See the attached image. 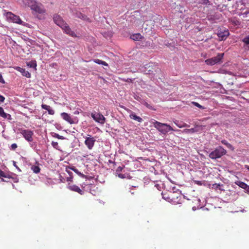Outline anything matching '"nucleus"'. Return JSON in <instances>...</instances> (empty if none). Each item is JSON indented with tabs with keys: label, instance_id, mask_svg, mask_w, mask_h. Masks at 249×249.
Here are the masks:
<instances>
[{
	"label": "nucleus",
	"instance_id": "nucleus-1",
	"mask_svg": "<svg viewBox=\"0 0 249 249\" xmlns=\"http://www.w3.org/2000/svg\"><path fill=\"white\" fill-rule=\"evenodd\" d=\"M24 1L31 7L32 10L37 13L42 14L45 11L43 5L35 0H24Z\"/></svg>",
	"mask_w": 249,
	"mask_h": 249
},
{
	"label": "nucleus",
	"instance_id": "nucleus-2",
	"mask_svg": "<svg viewBox=\"0 0 249 249\" xmlns=\"http://www.w3.org/2000/svg\"><path fill=\"white\" fill-rule=\"evenodd\" d=\"M227 153L226 150L222 146H219L212 151L209 155L210 158L216 160L220 158Z\"/></svg>",
	"mask_w": 249,
	"mask_h": 249
},
{
	"label": "nucleus",
	"instance_id": "nucleus-3",
	"mask_svg": "<svg viewBox=\"0 0 249 249\" xmlns=\"http://www.w3.org/2000/svg\"><path fill=\"white\" fill-rule=\"evenodd\" d=\"M224 55V53H219L216 56L205 60V63L209 66H213L220 63L222 62L221 60L223 58Z\"/></svg>",
	"mask_w": 249,
	"mask_h": 249
},
{
	"label": "nucleus",
	"instance_id": "nucleus-4",
	"mask_svg": "<svg viewBox=\"0 0 249 249\" xmlns=\"http://www.w3.org/2000/svg\"><path fill=\"white\" fill-rule=\"evenodd\" d=\"M5 17L7 19L15 23L23 25V21L21 20L19 16L14 15L10 12L5 13Z\"/></svg>",
	"mask_w": 249,
	"mask_h": 249
},
{
	"label": "nucleus",
	"instance_id": "nucleus-5",
	"mask_svg": "<svg viewBox=\"0 0 249 249\" xmlns=\"http://www.w3.org/2000/svg\"><path fill=\"white\" fill-rule=\"evenodd\" d=\"M61 116L63 119L71 124H77L78 122V120L76 117H72L67 113L63 112L61 113Z\"/></svg>",
	"mask_w": 249,
	"mask_h": 249
},
{
	"label": "nucleus",
	"instance_id": "nucleus-6",
	"mask_svg": "<svg viewBox=\"0 0 249 249\" xmlns=\"http://www.w3.org/2000/svg\"><path fill=\"white\" fill-rule=\"evenodd\" d=\"M91 116L95 122L101 124H104L105 118L102 114L94 112L91 114Z\"/></svg>",
	"mask_w": 249,
	"mask_h": 249
},
{
	"label": "nucleus",
	"instance_id": "nucleus-7",
	"mask_svg": "<svg viewBox=\"0 0 249 249\" xmlns=\"http://www.w3.org/2000/svg\"><path fill=\"white\" fill-rule=\"evenodd\" d=\"M20 133L23 135V137L29 142H32L33 140V132L29 130H20Z\"/></svg>",
	"mask_w": 249,
	"mask_h": 249
},
{
	"label": "nucleus",
	"instance_id": "nucleus-8",
	"mask_svg": "<svg viewBox=\"0 0 249 249\" xmlns=\"http://www.w3.org/2000/svg\"><path fill=\"white\" fill-rule=\"evenodd\" d=\"M61 28L63 30V32L65 34L68 35L69 36L73 37H77L76 34L73 31L71 30L70 27L66 22L65 23V25L61 27Z\"/></svg>",
	"mask_w": 249,
	"mask_h": 249
},
{
	"label": "nucleus",
	"instance_id": "nucleus-9",
	"mask_svg": "<svg viewBox=\"0 0 249 249\" xmlns=\"http://www.w3.org/2000/svg\"><path fill=\"white\" fill-rule=\"evenodd\" d=\"M53 20L54 22L60 28L66 23V22L63 19L62 17L57 14L53 15Z\"/></svg>",
	"mask_w": 249,
	"mask_h": 249
},
{
	"label": "nucleus",
	"instance_id": "nucleus-10",
	"mask_svg": "<svg viewBox=\"0 0 249 249\" xmlns=\"http://www.w3.org/2000/svg\"><path fill=\"white\" fill-rule=\"evenodd\" d=\"M217 36L221 40H225L227 37L229 35V32L228 30H219L217 33Z\"/></svg>",
	"mask_w": 249,
	"mask_h": 249
},
{
	"label": "nucleus",
	"instance_id": "nucleus-11",
	"mask_svg": "<svg viewBox=\"0 0 249 249\" xmlns=\"http://www.w3.org/2000/svg\"><path fill=\"white\" fill-rule=\"evenodd\" d=\"M157 129L163 134H166L172 130L171 125H155Z\"/></svg>",
	"mask_w": 249,
	"mask_h": 249
},
{
	"label": "nucleus",
	"instance_id": "nucleus-12",
	"mask_svg": "<svg viewBox=\"0 0 249 249\" xmlns=\"http://www.w3.org/2000/svg\"><path fill=\"white\" fill-rule=\"evenodd\" d=\"M95 140L93 137H88L86 138L85 143L89 149H91L94 146Z\"/></svg>",
	"mask_w": 249,
	"mask_h": 249
},
{
	"label": "nucleus",
	"instance_id": "nucleus-13",
	"mask_svg": "<svg viewBox=\"0 0 249 249\" xmlns=\"http://www.w3.org/2000/svg\"><path fill=\"white\" fill-rule=\"evenodd\" d=\"M68 188L69 190L72 191L76 192L80 195H83L84 193V192L81 189H80L78 186L76 185L69 184Z\"/></svg>",
	"mask_w": 249,
	"mask_h": 249
},
{
	"label": "nucleus",
	"instance_id": "nucleus-14",
	"mask_svg": "<svg viewBox=\"0 0 249 249\" xmlns=\"http://www.w3.org/2000/svg\"><path fill=\"white\" fill-rule=\"evenodd\" d=\"M15 69L21 72L23 76H25L27 78H30L31 77V74L28 71H26L25 69L19 67H17Z\"/></svg>",
	"mask_w": 249,
	"mask_h": 249
},
{
	"label": "nucleus",
	"instance_id": "nucleus-15",
	"mask_svg": "<svg viewBox=\"0 0 249 249\" xmlns=\"http://www.w3.org/2000/svg\"><path fill=\"white\" fill-rule=\"evenodd\" d=\"M75 17L77 18H80L84 21H87L89 22L90 21L89 18L87 16L82 14L80 12L75 13Z\"/></svg>",
	"mask_w": 249,
	"mask_h": 249
},
{
	"label": "nucleus",
	"instance_id": "nucleus-16",
	"mask_svg": "<svg viewBox=\"0 0 249 249\" xmlns=\"http://www.w3.org/2000/svg\"><path fill=\"white\" fill-rule=\"evenodd\" d=\"M244 48L246 50H249V35L246 36L243 39Z\"/></svg>",
	"mask_w": 249,
	"mask_h": 249
},
{
	"label": "nucleus",
	"instance_id": "nucleus-17",
	"mask_svg": "<svg viewBox=\"0 0 249 249\" xmlns=\"http://www.w3.org/2000/svg\"><path fill=\"white\" fill-rule=\"evenodd\" d=\"M41 107L43 109L47 110L49 114L53 115L54 114V110H53L50 106L42 104Z\"/></svg>",
	"mask_w": 249,
	"mask_h": 249
},
{
	"label": "nucleus",
	"instance_id": "nucleus-18",
	"mask_svg": "<svg viewBox=\"0 0 249 249\" xmlns=\"http://www.w3.org/2000/svg\"><path fill=\"white\" fill-rule=\"evenodd\" d=\"M0 116L4 119L8 120L11 119V115L9 114L5 113L3 108L1 107H0Z\"/></svg>",
	"mask_w": 249,
	"mask_h": 249
},
{
	"label": "nucleus",
	"instance_id": "nucleus-19",
	"mask_svg": "<svg viewBox=\"0 0 249 249\" xmlns=\"http://www.w3.org/2000/svg\"><path fill=\"white\" fill-rule=\"evenodd\" d=\"M131 39L134 40H140L142 38H143L142 36L139 33L138 34H135L131 36H130Z\"/></svg>",
	"mask_w": 249,
	"mask_h": 249
},
{
	"label": "nucleus",
	"instance_id": "nucleus-20",
	"mask_svg": "<svg viewBox=\"0 0 249 249\" xmlns=\"http://www.w3.org/2000/svg\"><path fill=\"white\" fill-rule=\"evenodd\" d=\"M130 117L131 119H133L134 120H136V121H138L139 123H141L142 120V118H141L139 116H138L135 113L131 114L130 115Z\"/></svg>",
	"mask_w": 249,
	"mask_h": 249
},
{
	"label": "nucleus",
	"instance_id": "nucleus-21",
	"mask_svg": "<svg viewBox=\"0 0 249 249\" xmlns=\"http://www.w3.org/2000/svg\"><path fill=\"white\" fill-rule=\"evenodd\" d=\"M71 169L73 171H74L75 173H76L77 175L80 176L83 178H86V176L83 174V173H81L77 169H76L75 167H72L71 168Z\"/></svg>",
	"mask_w": 249,
	"mask_h": 249
},
{
	"label": "nucleus",
	"instance_id": "nucleus-22",
	"mask_svg": "<svg viewBox=\"0 0 249 249\" xmlns=\"http://www.w3.org/2000/svg\"><path fill=\"white\" fill-rule=\"evenodd\" d=\"M32 170L36 174L40 172V168L38 165H33L31 167Z\"/></svg>",
	"mask_w": 249,
	"mask_h": 249
},
{
	"label": "nucleus",
	"instance_id": "nucleus-23",
	"mask_svg": "<svg viewBox=\"0 0 249 249\" xmlns=\"http://www.w3.org/2000/svg\"><path fill=\"white\" fill-rule=\"evenodd\" d=\"M221 142L223 144L225 145L229 149H231L232 150L234 149V148L233 147L232 145L230 143H229V142H228L227 141H226L225 140H222V141H221Z\"/></svg>",
	"mask_w": 249,
	"mask_h": 249
},
{
	"label": "nucleus",
	"instance_id": "nucleus-24",
	"mask_svg": "<svg viewBox=\"0 0 249 249\" xmlns=\"http://www.w3.org/2000/svg\"><path fill=\"white\" fill-rule=\"evenodd\" d=\"M149 123L150 124H159V125L167 124H165V123H162L159 122L154 119H151L149 121Z\"/></svg>",
	"mask_w": 249,
	"mask_h": 249
},
{
	"label": "nucleus",
	"instance_id": "nucleus-25",
	"mask_svg": "<svg viewBox=\"0 0 249 249\" xmlns=\"http://www.w3.org/2000/svg\"><path fill=\"white\" fill-rule=\"evenodd\" d=\"M27 66L30 68H36V61H31L27 63Z\"/></svg>",
	"mask_w": 249,
	"mask_h": 249
},
{
	"label": "nucleus",
	"instance_id": "nucleus-26",
	"mask_svg": "<svg viewBox=\"0 0 249 249\" xmlns=\"http://www.w3.org/2000/svg\"><path fill=\"white\" fill-rule=\"evenodd\" d=\"M198 3L202 4L204 5H209L210 1L209 0H198Z\"/></svg>",
	"mask_w": 249,
	"mask_h": 249
},
{
	"label": "nucleus",
	"instance_id": "nucleus-27",
	"mask_svg": "<svg viewBox=\"0 0 249 249\" xmlns=\"http://www.w3.org/2000/svg\"><path fill=\"white\" fill-rule=\"evenodd\" d=\"M238 185L241 188H242L243 189H247V187H248V185L246 183H244L243 182H239V184H238Z\"/></svg>",
	"mask_w": 249,
	"mask_h": 249
},
{
	"label": "nucleus",
	"instance_id": "nucleus-28",
	"mask_svg": "<svg viewBox=\"0 0 249 249\" xmlns=\"http://www.w3.org/2000/svg\"><path fill=\"white\" fill-rule=\"evenodd\" d=\"M192 104L193 105H194L195 106L197 107H198V108H199L200 109H204L205 108V107H203L202 106L200 105V104H199L197 102H192Z\"/></svg>",
	"mask_w": 249,
	"mask_h": 249
},
{
	"label": "nucleus",
	"instance_id": "nucleus-29",
	"mask_svg": "<svg viewBox=\"0 0 249 249\" xmlns=\"http://www.w3.org/2000/svg\"><path fill=\"white\" fill-rule=\"evenodd\" d=\"M52 145L55 149H58V143L56 142L53 141L52 142Z\"/></svg>",
	"mask_w": 249,
	"mask_h": 249
},
{
	"label": "nucleus",
	"instance_id": "nucleus-30",
	"mask_svg": "<svg viewBox=\"0 0 249 249\" xmlns=\"http://www.w3.org/2000/svg\"><path fill=\"white\" fill-rule=\"evenodd\" d=\"M124 167L119 166L116 170V172L117 174L120 173L122 170L123 169Z\"/></svg>",
	"mask_w": 249,
	"mask_h": 249
},
{
	"label": "nucleus",
	"instance_id": "nucleus-31",
	"mask_svg": "<svg viewBox=\"0 0 249 249\" xmlns=\"http://www.w3.org/2000/svg\"><path fill=\"white\" fill-rule=\"evenodd\" d=\"M17 147H18V146L16 143H13L11 145V149H12L13 150H15L17 148Z\"/></svg>",
	"mask_w": 249,
	"mask_h": 249
},
{
	"label": "nucleus",
	"instance_id": "nucleus-32",
	"mask_svg": "<svg viewBox=\"0 0 249 249\" xmlns=\"http://www.w3.org/2000/svg\"><path fill=\"white\" fill-rule=\"evenodd\" d=\"M54 136L55 137H56V138H57L59 139H61V140H63V139H64V137L63 136H60V135H59L58 134H56V133H55V134H54Z\"/></svg>",
	"mask_w": 249,
	"mask_h": 249
},
{
	"label": "nucleus",
	"instance_id": "nucleus-33",
	"mask_svg": "<svg viewBox=\"0 0 249 249\" xmlns=\"http://www.w3.org/2000/svg\"><path fill=\"white\" fill-rule=\"evenodd\" d=\"M94 62L96 64L101 65L103 63V61L98 59H94Z\"/></svg>",
	"mask_w": 249,
	"mask_h": 249
},
{
	"label": "nucleus",
	"instance_id": "nucleus-34",
	"mask_svg": "<svg viewBox=\"0 0 249 249\" xmlns=\"http://www.w3.org/2000/svg\"><path fill=\"white\" fill-rule=\"evenodd\" d=\"M5 100V98L2 95H0V104L3 103Z\"/></svg>",
	"mask_w": 249,
	"mask_h": 249
},
{
	"label": "nucleus",
	"instance_id": "nucleus-35",
	"mask_svg": "<svg viewBox=\"0 0 249 249\" xmlns=\"http://www.w3.org/2000/svg\"><path fill=\"white\" fill-rule=\"evenodd\" d=\"M145 106L147 107H148V108H150V109H153V110H154V109H154V108H153V107L151 105H150L149 104H148V103H145Z\"/></svg>",
	"mask_w": 249,
	"mask_h": 249
},
{
	"label": "nucleus",
	"instance_id": "nucleus-36",
	"mask_svg": "<svg viewBox=\"0 0 249 249\" xmlns=\"http://www.w3.org/2000/svg\"><path fill=\"white\" fill-rule=\"evenodd\" d=\"M123 80L124 81H125V82H128V83H131L132 82V80L130 78H127L126 79H123Z\"/></svg>",
	"mask_w": 249,
	"mask_h": 249
},
{
	"label": "nucleus",
	"instance_id": "nucleus-37",
	"mask_svg": "<svg viewBox=\"0 0 249 249\" xmlns=\"http://www.w3.org/2000/svg\"><path fill=\"white\" fill-rule=\"evenodd\" d=\"M0 83H4L5 81L2 77V76L1 74H0Z\"/></svg>",
	"mask_w": 249,
	"mask_h": 249
},
{
	"label": "nucleus",
	"instance_id": "nucleus-38",
	"mask_svg": "<svg viewBox=\"0 0 249 249\" xmlns=\"http://www.w3.org/2000/svg\"><path fill=\"white\" fill-rule=\"evenodd\" d=\"M0 177H6L5 173L1 170H0Z\"/></svg>",
	"mask_w": 249,
	"mask_h": 249
},
{
	"label": "nucleus",
	"instance_id": "nucleus-39",
	"mask_svg": "<svg viewBox=\"0 0 249 249\" xmlns=\"http://www.w3.org/2000/svg\"><path fill=\"white\" fill-rule=\"evenodd\" d=\"M194 129L193 128H191V129H188L186 130V132H188V133H193L194 132Z\"/></svg>",
	"mask_w": 249,
	"mask_h": 249
},
{
	"label": "nucleus",
	"instance_id": "nucleus-40",
	"mask_svg": "<svg viewBox=\"0 0 249 249\" xmlns=\"http://www.w3.org/2000/svg\"><path fill=\"white\" fill-rule=\"evenodd\" d=\"M117 174L118 175L119 177L120 178H124V175L123 174H120V173Z\"/></svg>",
	"mask_w": 249,
	"mask_h": 249
},
{
	"label": "nucleus",
	"instance_id": "nucleus-41",
	"mask_svg": "<svg viewBox=\"0 0 249 249\" xmlns=\"http://www.w3.org/2000/svg\"><path fill=\"white\" fill-rule=\"evenodd\" d=\"M65 131L67 133H74L75 132L74 130H70L69 129H67Z\"/></svg>",
	"mask_w": 249,
	"mask_h": 249
},
{
	"label": "nucleus",
	"instance_id": "nucleus-42",
	"mask_svg": "<svg viewBox=\"0 0 249 249\" xmlns=\"http://www.w3.org/2000/svg\"><path fill=\"white\" fill-rule=\"evenodd\" d=\"M74 114H78L79 113V111L78 109H77L76 110H75L74 112H73Z\"/></svg>",
	"mask_w": 249,
	"mask_h": 249
},
{
	"label": "nucleus",
	"instance_id": "nucleus-43",
	"mask_svg": "<svg viewBox=\"0 0 249 249\" xmlns=\"http://www.w3.org/2000/svg\"><path fill=\"white\" fill-rule=\"evenodd\" d=\"M67 181H72V178L71 177L68 178L67 179Z\"/></svg>",
	"mask_w": 249,
	"mask_h": 249
},
{
	"label": "nucleus",
	"instance_id": "nucleus-44",
	"mask_svg": "<svg viewBox=\"0 0 249 249\" xmlns=\"http://www.w3.org/2000/svg\"><path fill=\"white\" fill-rule=\"evenodd\" d=\"M101 65H105V66H107V64L105 62L103 61V63H101Z\"/></svg>",
	"mask_w": 249,
	"mask_h": 249
},
{
	"label": "nucleus",
	"instance_id": "nucleus-45",
	"mask_svg": "<svg viewBox=\"0 0 249 249\" xmlns=\"http://www.w3.org/2000/svg\"><path fill=\"white\" fill-rule=\"evenodd\" d=\"M144 72H145V74H151V72H153V71H151V70H148V72H145V71H144Z\"/></svg>",
	"mask_w": 249,
	"mask_h": 249
},
{
	"label": "nucleus",
	"instance_id": "nucleus-46",
	"mask_svg": "<svg viewBox=\"0 0 249 249\" xmlns=\"http://www.w3.org/2000/svg\"><path fill=\"white\" fill-rule=\"evenodd\" d=\"M245 168L249 171V165H246Z\"/></svg>",
	"mask_w": 249,
	"mask_h": 249
},
{
	"label": "nucleus",
	"instance_id": "nucleus-47",
	"mask_svg": "<svg viewBox=\"0 0 249 249\" xmlns=\"http://www.w3.org/2000/svg\"><path fill=\"white\" fill-rule=\"evenodd\" d=\"M249 13V12H245L243 14H245V15H248Z\"/></svg>",
	"mask_w": 249,
	"mask_h": 249
},
{
	"label": "nucleus",
	"instance_id": "nucleus-48",
	"mask_svg": "<svg viewBox=\"0 0 249 249\" xmlns=\"http://www.w3.org/2000/svg\"><path fill=\"white\" fill-rule=\"evenodd\" d=\"M179 128H182L183 126H185V125H178Z\"/></svg>",
	"mask_w": 249,
	"mask_h": 249
},
{
	"label": "nucleus",
	"instance_id": "nucleus-49",
	"mask_svg": "<svg viewBox=\"0 0 249 249\" xmlns=\"http://www.w3.org/2000/svg\"><path fill=\"white\" fill-rule=\"evenodd\" d=\"M213 185H215L216 188H217V187H218V186H220V185H219V184H214Z\"/></svg>",
	"mask_w": 249,
	"mask_h": 249
},
{
	"label": "nucleus",
	"instance_id": "nucleus-50",
	"mask_svg": "<svg viewBox=\"0 0 249 249\" xmlns=\"http://www.w3.org/2000/svg\"><path fill=\"white\" fill-rule=\"evenodd\" d=\"M199 182H200V181H198V182H197V184H200V183H199Z\"/></svg>",
	"mask_w": 249,
	"mask_h": 249
}]
</instances>
